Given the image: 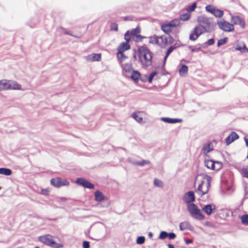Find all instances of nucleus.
Segmentation results:
<instances>
[{
  "label": "nucleus",
  "mask_w": 248,
  "mask_h": 248,
  "mask_svg": "<svg viewBox=\"0 0 248 248\" xmlns=\"http://www.w3.org/2000/svg\"><path fill=\"white\" fill-rule=\"evenodd\" d=\"M211 178L205 174H198L195 181L196 193L200 196L206 194L209 190Z\"/></svg>",
  "instance_id": "1"
},
{
  "label": "nucleus",
  "mask_w": 248,
  "mask_h": 248,
  "mask_svg": "<svg viewBox=\"0 0 248 248\" xmlns=\"http://www.w3.org/2000/svg\"><path fill=\"white\" fill-rule=\"evenodd\" d=\"M138 61L142 67L146 68L152 64L153 53L146 47L141 46L138 51Z\"/></svg>",
  "instance_id": "2"
},
{
  "label": "nucleus",
  "mask_w": 248,
  "mask_h": 248,
  "mask_svg": "<svg viewBox=\"0 0 248 248\" xmlns=\"http://www.w3.org/2000/svg\"><path fill=\"white\" fill-rule=\"evenodd\" d=\"M187 209L193 218L199 220H202L204 219V216L202 214L201 210L195 204H187Z\"/></svg>",
  "instance_id": "3"
},
{
  "label": "nucleus",
  "mask_w": 248,
  "mask_h": 248,
  "mask_svg": "<svg viewBox=\"0 0 248 248\" xmlns=\"http://www.w3.org/2000/svg\"><path fill=\"white\" fill-rule=\"evenodd\" d=\"M39 240L41 242L53 248H61L63 247L62 244L56 243L53 240L52 236L50 235H46L41 236L39 237Z\"/></svg>",
  "instance_id": "4"
},
{
  "label": "nucleus",
  "mask_w": 248,
  "mask_h": 248,
  "mask_svg": "<svg viewBox=\"0 0 248 248\" xmlns=\"http://www.w3.org/2000/svg\"><path fill=\"white\" fill-rule=\"evenodd\" d=\"M207 32L206 30L199 24L195 26L189 35V39L191 41H195L202 34Z\"/></svg>",
  "instance_id": "5"
},
{
  "label": "nucleus",
  "mask_w": 248,
  "mask_h": 248,
  "mask_svg": "<svg viewBox=\"0 0 248 248\" xmlns=\"http://www.w3.org/2000/svg\"><path fill=\"white\" fill-rule=\"evenodd\" d=\"M199 24L206 30L207 32H210L213 29L212 20L210 18L201 16L198 18Z\"/></svg>",
  "instance_id": "6"
},
{
  "label": "nucleus",
  "mask_w": 248,
  "mask_h": 248,
  "mask_svg": "<svg viewBox=\"0 0 248 248\" xmlns=\"http://www.w3.org/2000/svg\"><path fill=\"white\" fill-rule=\"evenodd\" d=\"M217 24L219 28L225 31L231 32L234 30V26L232 24L221 19L217 21Z\"/></svg>",
  "instance_id": "7"
},
{
  "label": "nucleus",
  "mask_w": 248,
  "mask_h": 248,
  "mask_svg": "<svg viewBox=\"0 0 248 248\" xmlns=\"http://www.w3.org/2000/svg\"><path fill=\"white\" fill-rule=\"evenodd\" d=\"M120 65L122 69L123 75L126 78L130 76V74L134 70L131 63H124L121 64Z\"/></svg>",
  "instance_id": "8"
},
{
  "label": "nucleus",
  "mask_w": 248,
  "mask_h": 248,
  "mask_svg": "<svg viewBox=\"0 0 248 248\" xmlns=\"http://www.w3.org/2000/svg\"><path fill=\"white\" fill-rule=\"evenodd\" d=\"M205 10L213 14L216 17H221L223 16L224 12L222 10L216 9L212 5H208L205 7Z\"/></svg>",
  "instance_id": "9"
},
{
  "label": "nucleus",
  "mask_w": 248,
  "mask_h": 248,
  "mask_svg": "<svg viewBox=\"0 0 248 248\" xmlns=\"http://www.w3.org/2000/svg\"><path fill=\"white\" fill-rule=\"evenodd\" d=\"M50 183L52 186L57 187L68 186L69 184V183L66 180L59 177L52 179Z\"/></svg>",
  "instance_id": "10"
},
{
  "label": "nucleus",
  "mask_w": 248,
  "mask_h": 248,
  "mask_svg": "<svg viewBox=\"0 0 248 248\" xmlns=\"http://www.w3.org/2000/svg\"><path fill=\"white\" fill-rule=\"evenodd\" d=\"M195 200V197L194 193L192 191L186 193L183 197V201L185 203H187V205L192 203V202H194Z\"/></svg>",
  "instance_id": "11"
},
{
  "label": "nucleus",
  "mask_w": 248,
  "mask_h": 248,
  "mask_svg": "<svg viewBox=\"0 0 248 248\" xmlns=\"http://www.w3.org/2000/svg\"><path fill=\"white\" fill-rule=\"evenodd\" d=\"M76 183L78 185L81 186L86 188L90 189L94 188V185L93 184H91L87 180L82 178H78L76 180Z\"/></svg>",
  "instance_id": "12"
},
{
  "label": "nucleus",
  "mask_w": 248,
  "mask_h": 248,
  "mask_svg": "<svg viewBox=\"0 0 248 248\" xmlns=\"http://www.w3.org/2000/svg\"><path fill=\"white\" fill-rule=\"evenodd\" d=\"M231 22L232 23L233 25H239L242 28H244L245 27V23L244 20L239 16L232 15Z\"/></svg>",
  "instance_id": "13"
},
{
  "label": "nucleus",
  "mask_w": 248,
  "mask_h": 248,
  "mask_svg": "<svg viewBox=\"0 0 248 248\" xmlns=\"http://www.w3.org/2000/svg\"><path fill=\"white\" fill-rule=\"evenodd\" d=\"M216 210V207L213 204L206 205L202 208V210L208 215H211Z\"/></svg>",
  "instance_id": "14"
},
{
  "label": "nucleus",
  "mask_w": 248,
  "mask_h": 248,
  "mask_svg": "<svg viewBox=\"0 0 248 248\" xmlns=\"http://www.w3.org/2000/svg\"><path fill=\"white\" fill-rule=\"evenodd\" d=\"M85 59L88 62L99 61L101 60V54L92 53L85 57Z\"/></svg>",
  "instance_id": "15"
},
{
  "label": "nucleus",
  "mask_w": 248,
  "mask_h": 248,
  "mask_svg": "<svg viewBox=\"0 0 248 248\" xmlns=\"http://www.w3.org/2000/svg\"><path fill=\"white\" fill-rule=\"evenodd\" d=\"M238 135L234 132H232L226 139V143L227 145H229L235 140L238 139Z\"/></svg>",
  "instance_id": "16"
},
{
  "label": "nucleus",
  "mask_w": 248,
  "mask_h": 248,
  "mask_svg": "<svg viewBox=\"0 0 248 248\" xmlns=\"http://www.w3.org/2000/svg\"><path fill=\"white\" fill-rule=\"evenodd\" d=\"M140 73L137 70H134L131 74L130 76L127 78H130L135 83H137L140 77Z\"/></svg>",
  "instance_id": "17"
},
{
  "label": "nucleus",
  "mask_w": 248,
  "mask_h": 248,
  "mask_svg": "<svg viewBox=\"0 0 248 248\" xmlns=\"http://www.w3.org/2000/svg\"><path fill=\"white\" fill-rule=\"evenodd\" d=\"M161 120L164 122L169 124H175L182 122V120L181 119L170 118L168 117H162L161 118Z\"/></svg>",
  "instance_id": "18"
},
{
  "label": "nucleus",
  "mask_w": 248,
  "mask_h": 248,
  "mask_svg": "<svg viewBox=\"0 0 248 248\" xmlns=\"http://www.w3.org/2000/svg\"><path fill=\"white\" fill-rule=\"evenodd\" d=\"M20 90L21 86L16 81L9 80V90Z\"/></svg>",
  "instance_id": "19"
},
{
  "label": "nucleus",
  "mask_w": 248,
  "mask_h": 248,
  "mask_svg": "<svg viewBox=\"0 0 248 248\" xmlns=\"http://www.w3.org/2000/svg\"><path fill=\"white\" fill-rule=\"evenodd\" d=\"M142 113H143V112L139 111L138 112H134L132 114V117L137 122L139 123H143L144 122L141 115Z\"/></svg>",
  "instance_id": "20"
},
{
  "label": "nucleus",
  "mask_w": 248,
  "mask_h": 248,
  "mask_svg": "<svg viewBox=\"0 0 248 248\" xmlns=\"http://www.w3.org/2000/svg\"><path fill=\"white\" fill-rule=\"evenodd\" d=\"M130 48L128 42H124L121 43L118 47V51L123 52L124 51L129 49Z\"/></svg>",
  "instance_id": "21"
},
{
  "label": "nucleus",
  "mask_w": 248,
  "mask_h": 248,
  "mask_svg": "<svg viewBox=\"0 0 248 248\" xmlns=\"http://www.w3.org/2000/svg\"><path fill=\"white\" fill-rule=\"evenodd\" d=\"M167 43V40L164 36H158L157 45L161 47H163L166 46Z\"/></svg>",
  "instance_id": "22"
},
{
  "label": "nucleus",
  "mask_w": 248,
  "mask_h": 248,
  "mask_svg": "<svg viewBox=\"0 0 248 248\" xmlns=\"http://www.w3.org/2000/svg\"><path fill=\"white\" fill-rule=\"evenodd\" d=\"M161 29L166 33H169L172 31V28L168 22L162 24Z\"/></svg>",
  "instance_id": "23"
},
{
  "label": "nucleus",
  "mask_w": 248,
  "mask_h": 248,
  "mask_svg": "<svg viewBox=\"0 0 248 248\" xmlns=\"http://www.w3.org/2000/svg\"><path fill=\"white\" fill-rule=\"evenodd\" d=\"M188 67L184 64H183L179 70V73L181 76H186L187 73Z\"/></svg>",
  "instance_id": "24"
},
{
  "label": "nucleus",
  "mask_w": 248,
  "mask_h": 248,
  "mask_svg": "<svg viewBox=\"0 0 248 248\" xmlns=\"http://www.w3.org/2000/svg\"><path fill=\"white\" fill-rule=\"evenodd\" d=\"M117 57L119 62L122 64L124 61L125 59L127 58V57L123 54V52L118 51L117 54Z\"/></svg>",
  "instance_id": "25"
},
{
  "label": "nucleus",
  "mask_w": 248,
  "mask_h": 248,
  "mask_svg": "<svg viewBox=\"0 0 248 248\" xmlns=\"http://www.w3.org/2000/svg\"><path fill=\"white\" fill-rule=\"evenodd\" d=\"M105 199L103 194L99 191L95 192V200L97 202H101Z\"/></svg>",
  "instance_id": "26"
},
{
  "label": "nucleus",
  "mask_w": 248,
  "mask_h": 248,
  "mask_svg": "<svg viewBox=\"0 0 248 248\" xmlns=\"http://www.w3.org/2000/svg\"><path fill=\"white\" fill-rule=\"evenodd\" d=\"M214 161L213 160H205L204 165L207 168L213 170L215 169Z\"/></svg>",
  "instance_id": "27"
},
{
  "label": "nucleus",
  "mask_w": 248,
  "mask_h": 248,
  "mask_svg": "<svg viewBox=\"0 0 248 248\" xmlns=\"http://www.w3.org/2000/svg\"><path fill=\"white\" fill-rule=\"evenodd\" d=\"M0 174L6 176H9L12 174V170L8 168H0Z\"/></svg>",
  "instance_id": "28"
},
{
  "label": "nucleus",
  "mask_w": 248,
  "mask_h": 248,
  "mask_svg": "<svg viewBox=\"0 0 248 248\" xmlns=\"http://www.w3.org/2000/svg\"><path fill=\"white\" fill-rule=\"evenodd\" d=\"M1 85L3 90H9V80H1Z\"/></svg>",
  "instance_id": "29"
},
{
  "label": "nucleus",
  "mask_w": 248,
  "mask_h": 248,
  "mask_svg": "<svg viewBox=\"0 0 248 248\" xmlns=\"http://www.w3.org/2000/svg\"><path fill=\"white\" fill-rule=\"evenodd\" d=\"M235 48L236 50L240 51L241 52H244L247 51L248 52V48L246 47L245 45H243V46H240L239 45H237Z\"/></svg>",
  "instance_id": "30"
},
{
  "label": "nucleus",
  "mask_w": 248,
  "mask_h": 248,
  "mask_svg": "<svg viewBox=\"0 0 248 248\" xmlns=\"http://www.w3.org/2000/svg\"><path fill=\"white\" fill-rule=\"evenodd\" d=\"M189 224L187 221H185L181 222L180 224V229L181 231H184L185 230L187 229L189 227Z\"/></svg>",
  "instance_id": "31"
},
{
  "label": "nucleus",
  "mask_w": 248,
  "mask_h": 248,
  "mask_svg": "<svg viewBox=\"0 0 248 248\" xmlns=\"http://www.w3.org/2000/svg\"><path fill=\"white\" fill-rule=\"evenodd\" d=\"M242 223L245 225H248V215H244L240 217Z\"/></svg>",
  "instance_id": "32"
},
{
  "label": "nucleus",
  "mask_w": 248,
  "mask_h": 248,
  "mask_svg": "<svg viewBox=\"0 0 248 248\" xmlns=\"http://www.w3.org/2000/svg\"><path fill=\"white\" fill-rule=\"evenodd\" d=\"M214 166H215V169L213 170H219L222 167V164L221 162L219 161H214Z\"/></svg>",
  "instance_id": "33"
},
{
  "label": "nucleus",
  "mask_w": 248,
  "mask_h": 248,
  "mask_svg": "<svg viewBox=\"0 0 248 248\" xmlns=\"http://www.w3.org/2000/svg\"><path fill=\"white\" fill-rule=\"evenodd\" d=\"M170 26L172 27H175L178 26L180 24V20L178 19H175L170 22H168Z\"/></svg>",
  "instance_id": "34"
},
{
  "label": "nucleus",
  "mask_w": 248,
  "mask_h": 248,
  "mask_svg": "<svg viewBox=\"0 0 248 248\" xmlns=\"http://www.w3.org/2000/svg\"><path fill=\"white\" fill-rule=\"evenodd\" d=\"M155 186L158 187H162L163 186V183L158 179H155L154 181Z\"/></svg>",
  "instance_id": "35"
},
{
  "label": "nucleus",
  "mask_w": 248,
  "mask_h": 248,
  "mask_svg": "<svg viewBox=\"0 0 248 248\" xmlns=\"http://www.w3.org/2000/svg\"><path fill=\"white\" fill-rule=\"evenodd\" d=\"M211 150H212V148L211 147L210 143L205 145L202 149V151L204 154H207Z\"/></svg>",
  "instance_id": "36"
},
{
  "label": "nucleus",
  "mask_w": 248,
  "mask_h": 248,
  "mask_svg": "<svg viewBox=\"0 0 248 248\" xmlns=\"http://www.w3.org/2000/svg\"><path fill=\"white\" fill-rule=\"evenodd\" d=\"M158 36L154 35L149 37V42L151 44L157 45Z\"/></svg>",
  "instance_id": "37"
},
{
  "label": "nucleus",
  "mask_w": 248,
  "mask_h": 248,
  "mask_svg": "<svg viewBox=\"0 0 248 248\" xmlns=\"http://www.w3.org/2000/svg\"><path fill=\"white\" fill-rule=\"evenodd\" d=\"M168 233L165 231H162L160 233V234L158 236V238L161 240L165 239L167 237H168Z\"/></svg>",
  "instance_id": "38"
},
{
  "label": "nucleus",
  "mask_w": 248,
  "mask_h": 248,
  "mask_svg": "<svg viewBox=\"0 0 248 248\" xmlns=\"http://www.w3.org/2000/svg\"><path fill=\"white\" fill-rule=\"evenodd\" d=\"M228 38L227 37L224 38L222 39H220L218 41L217 46H220L221 45H223L226 44L227 42Z\"/></svg>",
  "instance_id": "39"
},
{
  "label": "nucleus",
  "mask_w": 248,
  "mask_h": 248,
  "mask_svg": "<svg viewBox=\"0 0 248 248\" xmlns=\"http://www.w3.org/2000/svg\"><path fill=\"white\" fill-rule=\"evenodd\" d=\"M132 36H133V35L131 34V33L129 31H127L125 33L124 35V39L127 42H128L130 40Z\"/></svg>",
  "instance_id": "40"
},
{
  "label": "nucleus",
  "mask_w": 248,
  "mask_h": 248,
  "mask_svg": "<svg viewBox=\"0 0 248 248\" xmlns=\"http://www.w3.org/2000/svg\"><path fill=\"white\" fill-rule=\"evenodd\" d=\"M190 17V14L188 13H186L185 14H183L180 16V19L183 21L187 20Z\"/></svg>",
  "instance_id": "41"
},
{
  "label": "nucleus",
  "mask_w": 248,
  "mask_h": 248,
  "mask_svg": "<svg viewBox=\"0 0 248 248\" xmlns=\"http://www.w3.org/2000/svg\"><path fill=\"white\" fill-rule=\"evenodd\" d=\"M241 173L243 177L248 178V168L242 169Z\"/></svg>",
  "instance_id": "42"
},
{
  "label": "nucleus",
  "mask_w": 248,
  "mask_h": 248,
  "mask_svg": "<svg viewBox=\"0 0 248 248\" xmlns=\"http://www.w3.org/2000/svg\"><path fill=\"white\" fill-rule=\"evenodd\" d=\"M145 237L144 236H139L137 238L136 242L138 244H142L145 242Z\"/></svg>",
  "instance_id": "43"
},
{
  "label": "nucleus",
  "mask_w": 248,
  "mask_h": 248,
  "mask_svg": "<svg viewBox=\"0 0 248 248\" xmlns=\"http://www.w3.org/2000/svg\"><path fill=\"white\" fill-rule=\"evenodd\" d=\"M197 6L196 3H193L191 5L188 6L186 8V10L188 12L193 11Z\"/></svg>",
  "instance_id": "44"
},
{
  "label": "nucleus",
  "mask_w": 248,
  "mask_h": 248,
  "mask_svg": "<svg viewBox=\"0 0 248 248\" xmlns=\"http://www.w3.org/2000/svg\"><path fill=\"white\" fill-rule=\"evenodd\" d=\"M136 163L137 164V165H138V166H143L145 165L150 164V162L148 160H143L141 161H139V163Z\"/></svg>",
  "instance_id": "45"
},
{
  "label": "nucleus",
  "mask_w": 248,
  "mask_h": 248,
  "mask_svg": "<svg viewBox=\"0 0 248 248\" xmlns=\"http://www.w3.org/2000/svg\"><path fill=\"white\" fill-rule=\"evenodd\" d=\"M157 72L156 71H154L153 72H152L150 75H149V78H148V82L149 83H151L152 82V80H153V78H154V77L155 76H156V75L157 74Z\"/></svg>",
  "instance_id": "46"
},
{
  "label": "nucleus",
  "mask_w": 248,
  "mask_h": 248,
  "mask_svg": "<svg viewBox=\"0 0 248 248\" xmlns=\"http://www.w3.org/2000/svg\"><path fill=\"white\" fill-rule=\"evenodd\" d=\"M130 31L131 32L132 35H136L140 32V29L139 27H137L136 28L133 29Z\"/></svg>",
  "instance_id": "47"
},
{
  "label": "nucleus",
  "mask_w": 248,
  "mask_h": 248,
  "mask_svg": "<svg viewBox=\"0 0 248 248\" xmlns=\"http://www.w3.org/2000/svg\"><path fill=\"white\" fill-rule=\"evenodd\" d=\"M49 193V190L47 189V188H45V189H41V194L43 195H48Z\"/></svg>",
  "instance_id": "48"
},
{
  "label": "nucleus",
  "mask_w": 248,
  "mask_h": 248,
  "mask_svg": "<svg viewBox=\"0 0 248 248\" xmlns=\"http://www.w3.org/2000/svg\"><path fill=\"white\" fill-rule=\"evenodd\" d=\"M83 248H90V243L87 241H84L82 243Z\"/></svg>",
  "instance_id": "49"
},
{
  "label": "nucleus",
  "mask_w": 248,
  "mask_h": 248,
  "mask_svg": "<svg viewBox=\"0 0 248 248\" xmlns=\"http://www.w3.org/2000/svg\"><path fill=\"white\" fill-rule=\"evenodd\" d=\"M214 39L213 38H211L209 39L206 43H205V44L207 45L208 46H211L214 44Z\"/></svg>",
  "instance_id": "50"
},
{
  "label": "nucleus",
  "mask_w": 248,
  "mask_h": 248,
  "mask_svg": "<svg viewBox=\"0 0 248 248\" xmlns=\"http://www.w3.org/2000/svg\"><path fill=\"white\" fill-rule=\"evenodd\" d=\"M111 30H114V31H117L118 30V25L117 24H116V23H112L111 25Z\"/></svg>",
  "instance_id": "51"
},
{
  "label": "nucleus",
  "mask_w": 248,
  "mask_h": 248,
  "mask_svg": "<svg viewBox=\"0 0 248 248\" xmlns=\"http://www.w3.org/2000/svg\"><path fill=\"white\" fill-rule=\"evenodd\" d=\"M168 237H169V239H173L176 237V234L173 232H170L168 233Z\"/></svg>",
  "instance_id": "52"
},
{
  "label": "nucleus",
  "mask_w": 248,
  "mask_h": 248,
  "mask_svg": "<svg viewBox=\"0 0 248 248\" xmlns=\"http://www.w3.org/2000/svg\"><path fill=\"white\" fill-rule=\"evenodd\" d=\"M173 49V47L172 46H170L167 50L166 56L165 57V60L167 59L168 55L172 52Z\"/></svg>",
  "instance_id": "53"
},
{
  "label": "nucleus",
  "mask_w": 248,
  "mask_h": 248,
  "mask_svg": "<svg viewBox=\"0 0 248 248\" xmlns=\"http://www.w3.org/2000/svg\"><path fill=\"white\" fill-rule=\"evenodd\" d=\"M188 48L192 52H194L195 51H198L200 49V48H196L194 46H189L188 47Z\"/></svg>",
  "instance_id": "54"
},
{
  "label": "nucleus",
  "mask_w": 248,
  "mask_h": 248,
  "mask_svg": "<svg viewBox=\"0 0 248 248\" xmlns=\"http://www.w3.org/2000/svg\"><path fill=\"white\" fill-rule=\"evenodd\" d=\"M128 161L129 162H130L131 163H132V164H133L134 165H137V164L136 163H139V161L132 160V159H131V158H128Z\"/></svg>",
  "instance_id": "55"
},
{
  "label": "nucleus",
  "mask_w": 248,
  "mask_h": 248,
  "mask_svg": "<svg viewBox=\"0 0 248 248\" xmlns=\"http://www.w3.org/2000/svg\"><path fill=\"white\" fill-rule=\"evenodd\" d=\"M140 79L142 82H146L147 80V77L143 78V77H140Z\"/></svg>",
  "instance_id": "56"
},
{
  "label": "nucleus",
  "mask_w": 248,
  "mask_h": 248,
  "mask_svg": "<svg viewBox=\"0 0 248 248\" xmlns=\"http://www.w3.org/2000/svg\"><path fill=\"white\" fill-rule=\"evenodd\" d=\"M192 242V241L191 239H188L186 241V244H190Z\"/></svg>",
  "instance_id": "57"
},
{
  "label": "nucleus",
  "mask_w": 248,
  "mask_h": 248,
  "mask_svg": "<svg viewBox=\"0 0 248 248\" xmlns=\"http://www.w3.org/2000/svg\"><path fill=\"white\" fill-rule=\"evenodd\" d=\"M60 199L62 202H65L66 201V198L64 197H61Z\"/></svg>",
  "instance_id": "58"
},
{
  "label": "nucleus",
  "mask_w": 248,
  "mask_h": 248,
  "mask_svg": "<svg viewBox=\"0 0 248 248\" xmlns=\"http://www.w3.org/2000/svg\"><path fill=\"white\" fill-rule=\"evenodd\" d=\"M244 140L245 141L247 146L248 147V140L247 139L246 137L244 138Z\"/></svg>",
  "instance_id": "59"
},
{
  "label": "nucleus",
  "mask_w": 248,
  "mask_h": 248,
  "mask_svg": "<svg viewBox=\"0 0 248 248\" xmlns=\"http://www.w3.org/2000/svg\"><path fill=\"white\" fill-rule=\"evenodd\" d=\"M168 247L169 248H175L174 246L171 244H168Z\"/></svg>",
  "instance_id": "60"
},
{
  "label": "nucleus",
  "mask_w": 248,
  "mask_h": 248,
  "mask_svg": "<svg viewBox=\"0 0 248 248\" xmlns=\"http://www.w3.org/2000/svg\"><path fill=\"white\" fill-rule=\"evenodd\" d=\"M148 236L150 238H152L153 237V233L151 232H149L148 233Z\"/></svg>",
  "instance_id": "61"
},
{
  "label": "nucleus",
  "mask_w": 248,
  "mask_h": 248,
  "mask_svg": "<svg viewBox=\"0 0 248 248\" xmlns=\"http://www.w3.org/2000/svg\"><path fill=\"white\" fill-rule=\"evenodd\" d=\"M3 89H2V85H1V80H0V91H2Z\"/></svg>",
  "instance_id": "62"
},
{
  "label": "nucleus",
  "mask_w": 248,
  "mask_h": 248,
  "mask_svg": "<svg viewBox=\"0 0 248 248\" xmlns=\"http://www.w3.org/2000/svg\"><path fill=\"white\" fill-rule=\"evenodd\" d=\"M64 33L66 34L72 35V34L69 32H64Z\"/></svg>",
  "instance_id": "63"
}]
</instances>
